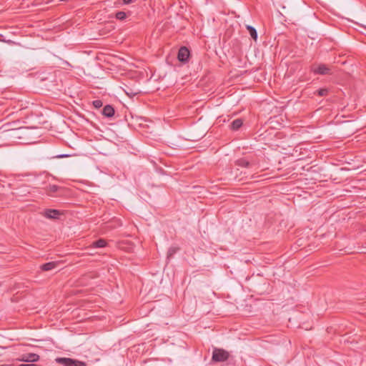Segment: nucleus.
I'll list each match as a JSON object with an SVG mask.
<instances>
[{
    "label": "nucleus",
    "mask_w": 366,
    "mask_h": 366,
    "mask_svg": "<svg viewBox=\"0 0 366 366\" xmlns=\"http://www.w3.org/2000/svg\"><path fill=\"white\" fill-rule=\"evenodd\" d=\"M55 361L63 366H86L84 362L69 357H56Z\"/></svg>",
    "instance_id": "nucleus-1"
},
{
    "label": "nucleus",
    "mask_w": 366,
    "mask_h": 366,
    "mask_svg": "<svg viewBox=\"0 0 366 366\" xmlns=\"http://www.w3.org/2000/svg\"><path fill=\"white\" fill-rule=\"evenodd\" d=\"M229 357V352L223 349L214 348L213 350L212 360L214 362H224Z\"/></svg>",
    "instance_id": "nucleus-2"
},
{
    "label": "nucleus",
    "mask_w": 366,
    "mask_h": 366,
    "mask_svg": "<svg viewBox=\"0 0 366 366\" xmlns=\"http://www.w3.org/2000/svg\"><path fill=\"white\" fill-rule=\"evenodd\" d=\"M189 51L185 46H182L178 51L177 59L181 62H187L189 57Z\"/></svg>",
    "instance_id": "nucleus-3"
},
{
    "label": "nucleus",
    "mask_w": 366,
    "mask_h": 366,
    "mask_svg": "<svg viewBox=\"0 0 366 366\" xmlns=\"http://www.w3.org/2000/svg\"><path fill=\"white\" fill-rule=\"evenodd\" d=\"M61 214V212L58 209H47L44 212V217L48 219H56Z\"/></svg>",
    "instance_id": "nucleus-4"
},
{
    "label": "nucleus",
    "mask_w": 366,
    "mask_h": 366,
    "mask_svg": "<svg viewBox=\"0 0 366 366\" xmlns=\"http://www.w3.org/2000/svg\"><path fill=\"white\" fill-rule=\"evenodd\" d=\"M312 71L318 74H330V69L325 64H320L317 66H313L312 69Z\"/></svg>",
    "instance_id": "nucleus-5"
},
{
    "label": "nucleus",
    "mask_w": 366,
    "mask_h": 366,
    "mask_svg": "<svg viewBox=\"0 0 366 366\" xmlns=\"http://www.w3.org/2000/svg\"><path fill=\"white\" fill-rule=\"evenodd\" d=\"M39 360V355L35 353H27L24 354L22 357L21 360L26 362H34Z\"/></svg>",
    "instance_id": "nucleus-6"
},
{
    "label": "nucleus",
    "mask_w": 366,
    "mask_h": 366,
    "mask_svg": "<svg viewBox=\"0 0 366 366\" xmlns=\"http://www.w3.org/2000/svg\"><path fill=\"white\" fill-rule=\"evenodd\" d=\"M63 189L57 185H55V184H52V185H49L46 189V191L47 192V194L49 195V196H51V197H55V194L56 193H58L59 192L61 191Z\"/></svg>",
    "instance_id": "nucleus-7"
},
{
    "label": "nucleus",
    "mask_w": 366,
    "mask_h": 366,
    "mask_svg": "<svg viewBox=\"0 0 366 366\" xmlns=\"http://www.w3.org/2000/svg\"><path fill=\"white\" fill-rule=\"evenodd\" d=\"M114 109L112 106L108 104L106 105L102 110V114L106 117H112L114 115Z\"/></svg>",
    "instance_id": "nucleus-8"
},
{
    "label": "nucleus",
    "mask_w": 366,
    "mask_h": 366,
    "mask_svg": "<svg viewBox=\"0 0 366 366\" xmlns=\"http://www.w3.org/2000/svg\"><path fill=\"white\" fill-rule=\"evenodd\" d=\"M57 262H49L45 264H43L40 266V268L43 271H50L54 268H56L58 265Z\"/></svg>",
    "instance_id": "nucleus-9"
},
{
    "label": "nucleus",
    "mask_w": 366,
    "mask_h": 366,
    "mask_svg": "<svg viewBox=\"0 0 366 366\" xmlns=\"http://www.w3.org/2000/svg\"><path fill=\"white\" fill-rule=\"evenodd\" d=\"M236 164L241 167H249L250 162L244 158H241L236 161Z\"/></svg>",
    "instance_id": "nucleus-10"
},
{
    "label": "nucleus",
    "mask_w": 366,
    "mask_h": 366,
    "mask_svg": "<svg viewBox=\"0 0 366 366\" xmlns=\"http://www.w3.org/2000/svg\"><path fill=\"white\" fill-rule=\"evenodd\" d=\"M247 29L248 30L251 37L254 40L257 41V30L252 26L247 25Z\"/></svg>",
    "instance_id": "nucleus-11"
},
{
    "label": "nucleus",
    "mask_w": 366,
    "mask_h": 366,
    "mask_svg": "<svg viewBox=\"0 0 366 366\" xmlns=\"http://www.w3.org/2000/svg\"><path fill=\"white\" fill-rule=\"evenodd\" d=\"M107 244V242L103 239H99L92 243V247L96 248H102L104 247Z\"/></svg>",
    "instance_id": "nucleus-12"
},
{
    "label": "nucleus",
    "mask_w": 366,
    "mask_h": 366,
    "mask_svg": "<svg viewBox=\"0 0 366 366\" xmlns=\"http://www.w3.org/2000/svg\"><path fill=\"white\" fill-rule=\"evenodd\" d=\"M242 125V121L240 119H237L232 122L231 127L233 130H237Z\"/></svg>",
    "instance_id": "nucleus-13"
},
{
    "label": "nucleus",
    "mask_w": 366,
    "mask_h": 366,
    "mask_svg": "<svg viewBox=\"0 0 366 366\" xmlns=\"http://www.w3.org/2000/svg\"><path fill=\"white\" fill-rule=\"evenodd\" d=\"M115 17L119 20H124L127 18V14L124 11H118L116 13Z\"/></svg>",
    "instance_id": "nucleus-14"
},
{
    "label": "nucleus",
    "mask_w": 366,
    "mask_h": 366,
    "mask_svg": "<svg viewBox=\"0 0 366 366\" xmlns=\"http://www.w3.org/2000/svg\"><path fill=\"white\" fill-rule=\"evenodd\" d=\"M54 0H34L35 6H41L42 4H47L52 2Z\"/></svg>",
    "instance_id": "nucleus-15"
},
{
    "label": "nucleus",
    "mask_w": 366,
    "mask_h": 366,
    "mask_svg": "<svg viewBox=\"0 0 366 366\" xmlns=\"http://www.w3.org/2000/svg\"><path fill=\"white\" fill-rule=\"evenodd\" d=\"M317 94L320 97L326 96L328 94V89L326 88L320 89L317 91Z\"/></svg>",
    "instance_id": "nucleus-16"
},
{
    "label": "nucleus",
    "mask_w": 366,
    "mask_h": 366,
    "mask_svg": "<svg viewBox=\"0 0 366 366\" xmlns=\"http://www.w3.org/2000/svg\"><path fill=\"white\" fill-rule=\"evenodd\" d=\"M92 104L95 108L99 109L102 107L103 103L101 100L97 99V100L93 101Z\"/></svg>",
    "instance_id": "nucleus-17"
},
{
    "label": "nucleus",
    "mask_w": 366,
    "mask_h": 366,
    "mask_svg": "<svg viewBox=\"0 0 366 366\" xmlns=\"http://www.w3.org/2000/svg\"><path fill=\"white\" fill-rule=\"evenodd\" d=\"M177 249H176L174 247L169 248V249L168 251V257H172L177 252Z\"/></svg>",
    "instance_id": "nucleus-18"
},
{
    "label": "nucleus",
    "mask_w": 366,
    "mask_h": 366,
    "mask_svg": "<svg viewBox=\"0 0 366 366\" xmlns=\"http://www.w3.org/2000/svg\"><path fill=\"white\" fill-rule=\"evenodd\" d=\"M69 157V154H59V155H57L56 157V158H64V157Z\"/></svg>",
    "instance_id": "nucleus-19"
},
{
    "label": "nucleus",
    "mask_w": 366,
    "mask_h": 366,
    "mask_svg": "<svg viewBox=\"0 0 366 366\" xmlns=\"http://www.w3.org/2000/svg\"><path fill=\"white\" fill-rule=\"evenodd\" d=\"M124 4H129L132 2V0H123Z\"/></svg>",
    "instance_id": "nucleus-20"
},
{
    "label": "nucleus",
    "mask_w": 366,
    "mask_h": 366,
    "mask_svg": "<svg viewBox=\"0 0 366 366\" xmlns=\"http://www.w3.org/2000/svg\"><path fill=\"white\" fill-rule=\"evenodd\" d=\"M127 94L129 97H132V92H129V93L128 92H126Z\"/></svg>",
    "instance_id": "nucleus-21"
},
{
    "label": "nucleus",
    "mask_w": 366,
    "mask_h": 366,
    "mask_svg": "<svg viewBox=\"0 0 366 366\" xmlns=\"http://www.w3.org/2000/svg\"><path fill=\"white\" fill-rule=\"evenodd\" d=\"M137 94V92H133V93H132V96H134V95H136Z\"/></svg>",
    "instance_id": "nucleus-22"
}]
</instances>
